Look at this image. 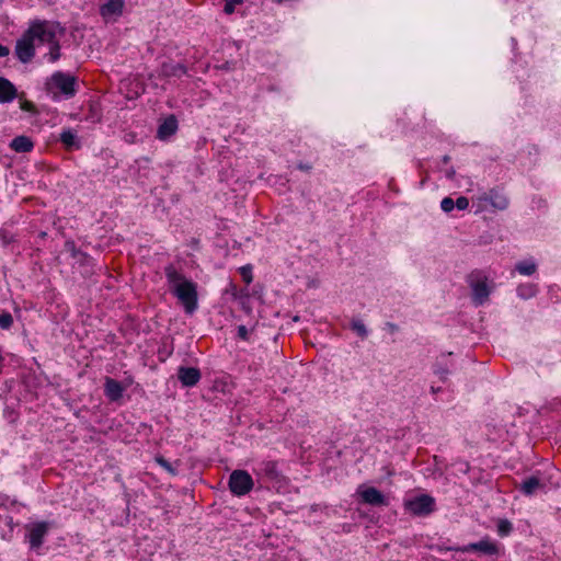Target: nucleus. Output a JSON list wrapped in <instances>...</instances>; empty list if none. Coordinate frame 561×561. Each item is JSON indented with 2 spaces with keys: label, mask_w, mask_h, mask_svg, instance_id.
<instances>
[{
  "label": "nucleus",
  "mask_w": 561,
  "mask_h": 561,
  "mask_svg": "<svg viewBox=\"0 0 561 561\" xmlns=\"http://www.w3.org/2000/svg\"><path fill=\"white\" fill-rule=\"evenodd\" d=\"M15 87L8 79L0 77V102H10L15 98Z\"/></svg>",
  "instance_id": "nucleus-18"
},
{
  "label": "nucleus",
  "mask_w": 561,
  "mask_h": 561,
  "mask_svg": "<svg viewBox=\"0 0 561 561\" xmlns=\"http://www.w3.org/2000/svg\"><path fill=\"white\" fill-rule=\"evenodd\" d=\"M447 375H448V370L447 369H443L440 371V377H442L443 380L446 378Z\"/></svg>",
  "instance_id": "nucleus-35"
},
{
  "label": "nucleus",
  "mask_w": 561,
  "mask_h": 561,
  "mask_svg": "<svg viewBox=\"0 0 561 561\" xmlns=\"http://www.w3.org/2000/svg\"><path fill=\"white\" fill-rule=\"evenodd\" d=\"M123 7L124 0H107V2L100 8V13L104 19H111L121 15Z\"/></svg>",
  "instance_id": "nucleus-14"
},
{
  "label": "nucleus",
  "mask_w": 561,
  "mask_h": 561,
  "mask_svg": "<svg viewBox=\"0 0 561 561\" xmlns=\"http://www.w3.org/2000/svg\"><path fill=\"white\" fill-rule=\"evenodd\" d=\"M65 249H66V251L70 252L72 256H76L78 253L73 241H66Z\"/></svg>",
  "instance_id": "nucleus-31"
},
{
  "label": "nucleus",
  "mask_w": 561,
  "mask_h": 561,
  "mask_svg": "<svg viewBox=\"0 0 561 561\" xmlns=\"http://www.w3.org/2000/svg\"><path fill=\"white\" fill-rule=\"evenodd\" d=\"M516 270L520 274L529 276L536 272L537 265L533 261H523L516 264Z\"/></svg>",
  "instance_id": "nucleus-21"
},
{
  "label": "nucleus",
  "mask_w": 561,
  "mask_h": 561,
  "mask_svg": "<svg viewBox=\"0 0 561 561\" xmlns=\"http://www.w3.org/2000/svg\"><path fill=\"white\" fill-rule=\"evenodd\" d=\"M388 327H389V329H390L392 332H394V331H397V330H398V325H396V324H393V323H388Z\"/></svg>",
  "instance_id": "nucleus-34"
},
{
  "label": "nucleus",
  "mask_w": 561,
  "mask_h": 561,
  "mask_svg": "<svg viewBox=\"0 0 561 561\" xmlns=\"http://www.w3.org/2000/svg\"><path fill=\"white\" fill-rule=\"evenodd\" d=\"M243 0H226L224 11L227 14H231L234 11L237 4L242 3Z\"/></svg>",
  "instance_id": "nucleus-28"
},
{
  "label": "nucleus",
  "mask_w": 561,
  "mask_h": 561,
  "mask_svg": "<svg viewBox=\"0 0 561 561\" xmlns=\"http://www.w3.org/2000/svg\"><path fill=\"white\" fill-rule=\"evenodd\" d=\"M28 32L36 46L48 45L50 61L55 62L59 59V39L64 36L65 31L58 23L48 21L36 22L28 27Z\"/></svg>",
  "instance_id": "nucleus-2"
},
{
  "label": "nucleus",
  "mask_w": 561,
  "mask_h": 561,
  "mask_svg": "<svg viewBox=\"0 0 561 561\" xmlns=\"http://www.w3.org/2000/svg\"><path fill=\"white\" fill-rule=\"evenodd\" d=\"M404 508L412 515L426 516L435 511V500L431 495L421 494L407 500Z\"/></svg>",
  "instance_id": "nucleus-5"
},
{
  "label": "nucleus",
  "mask_w": 561,
  "mask_h": 561,
  "mask_svg": "<svg viewBox=\"0 0 561 561\" xmlns=\"http://www.w3.org/2000/svg\"><path fill=\"white\" fill-rule=\"evenodd\" d=\"M9 55V48L0 44V57H4Z\"/></svg>",
  "instance_id": "nucleus-33"
},
{
  "label": "nucleus",
  "mask_w": 561,
  "mask_h": 561,
  "mask_svg": "<svg viewBox=\"0 0 561 561\" xmlns=\"http://www.w3.org/2000/svg\"><path fill=\"white\" fill-rule=\"evenodd\" d=\"M543 488L545 484L540 481L538 477L535 476L525 479L519 485V490L525 495H533L536 491L541 490Z\"/></svg>",
  "instance_id": "nucleus-17"
},
{
  "label": "nucleus",
  "mask_w": 561,
  "mask_h": 561,
  "mask_svg": "<svg viewBox=\"0 0 561 561\" xmlns=\"http://www.w3.org/2000/svg\"><path fill=\"white\" fill-rule=\"evenodd\" d=\"M178 378L184 387H193L201 379V371L195 367L181 366L178 369Z\"/></svg>",
  "instance_id": "nucleus-11"
},
{
  "label": "nucleus",
  "mask_w": 561,
  "mask_h": 561,
  "mask_svg": "<svg viewBox=\"0 0 561 561\" xmlns=\"http://www.w3.org/2000/svg\"><path fill=\"white\" fill-rule=\"evenodd\" d=\"M512 524L507 519H501L497 523V533L500 536H507L512 531Z\"/></svg>",
  "instance_id": "nucleus-24"
},
{
  "label": "nucleus",
  "mask_w": 561,
  "mask_h": 561,
  "mask_svg": "<svg viewBox=\"0 0 561 561\" xmlns=\"http://www.w3.org/2000/svg\"><path fill=\"white\" fill-rule=\"evenodd\" d=\"M156 461L172 476L176 474V470L173 468V466L162 456L156 457Z\"/></svg>",
  "instance_id": "nucleus-27"
},
{
  "label": "nucleus",
  "mask_w": 561,
  "mask_h": 561,
  "mask_svg": "<svg viewBox=\"0 0 561 561\" xmlns=\"http://www.w3.org/2000/svg\"><path fill=\"white\" fill-rule=\"evenodd\" d=\"M35 41L31 36L28 30L23 34V36L18 39L15 45V55L19 60L23 64L31 61L34 56L35 50Z\"/></svg>",
  "instance_id": "nucleus-7"
},
{
  "label": "nucleus",
  "mask_w": 561,
  "mask_h": 561,
  "mask_svg": "<svg viewBox=\"0 0 561 561\" xmlns=\"http://www.w3.org/2000/svg\"><path fill=\"white\" fill-rule=\"evenodd\" d=\"M439 389H435L434 387H432V392L433 393H436Z\"/></svg>",
  "instance_id": "nucleus-39"
},
{
  "label": "nucleus",
  "mask_w": 561,
  "mask_h": 561,
  "mask_svg": "<svg viewBox=\"0 0 561 561\" xmlns=\"http://www.w3.org/2000/svg\"><path fill=\"white\" fill-rule=\"evenodd\" d=\"M10 147L16 152H28L33 148V142L26 136H18L11 141Z\"/></svg>",
  "instance_id": "nucleus-20"
},
{
  "label": "nucleus",
  "mask_w": 561,
  "mask_h": 561,
  "mask_svg": "<svg viewBox=\"0 0 561 561\" xmlns=\"http://www.w3.org/2000/svg\"><path fill=\"white\" fill-rule=\"evenodd\" d=\"M60 140L62 141V144L67 147H72V146H76L77 145V136L76 134L70 130V129H67V130H64L61 134H60Z\"/></svg>",
  "instance_id": "nucleus-22"
},
{
  "label": "nucleus",
  "mask_w": 561,
  "mask_h": 561,
  "mask_svg": "<svg viewBox=\"0 0 561 561\" xmlns=\"http://www.w3.org/2000/svg\"><path fill=\"white\" fill-rule=\"evenodd\" d=\"M440 207L444 211L449 213L455 208V202L450 197H445L440 202Z\"/></svg>",
  "instance_id": "nucleus-29"
},
{
  "label": "nucleus",
  "mask_w": 561,
  "mask_h": 561,
  "mask_svg": "<svg viewBox=\"0 0 561 561\" xmlns=\"http://www.w3.org/2000/svg\"><path fill=\"white\" fill-rule=\"evenodd\" d=\"M443 161H444L445 163H447V162L449 161V157H448V156H445V157L443 158Z\"/></svg>",
  "instance_id": "nucleus-38"
},
{
  "label": "nucleus",
  "mask_w": 561,
  "mask_h": 561,
  "mask_svg": "<svg viewBox=\"0 0 561 561\" xmlns=\"http://www.w3.org/2000/svg\"><path fill=\"white\" fill-rule=\"evenodd\" d=\"M469 285L473 304L476 306L483 305L492 291V287L488 284V277L480 272H473L469 275Z\"/></svg>",
  "instance_id": "nucleus-4"
},
{
  "label": "nucleus",
  "mask_w": 561,
  "mask_h": 561,
  "mask_svg": "<svg viewBox=\"0 0 561 561\" xmlns=\"http://www.w3.org/2000/svg\"><path fill=\"white\" fill-rule=\"evenodd\" d=\"M469 206V201L467 197L460 196L455 202V207H457L459 210H465Z\"/></svg>",
  "instance_id": "nucleus-30"
},
{
  "label": "nucleus",
  "mask_w": 561,
  "mask_h": 561,
  "mask_svg": "<svg viewBox=\"0 0 561 561\" xmlns=\"http://www.w3.org/2000/svg\"><path fill=\"white\" fill-rule=\"evenodd\" d=\"M178 130V121L175 116L170 115L158 127L157 137L161 140L174 135Z\"/></svg>",
  "instance_id": "nucleus-13"
},
{
  "label": "nucleus",
  "mask_w": 561,
  "mask_h": 561,
  "mask_svg": "<svg viewBox=\"0 0 561 561\" xmlns=\"http://www.w3.org/2000/svg\"><path fill=\"white\" fill-rule=\"evenodd\" d=\"M13 323V318L9 312H2L0 314V328L3 330L9 329Z\"/></svg>",
  "instance_id": "nucleus-26"
},
{
  "label": "nucleus",
  "mask_w": 561,
  "mask_h": 561,
  "mask_svg": "<svg viewBox=\"0 0 561 561\" xmlns=\"http://www.w3.org/2000/svg\"><path fill=\"white\" fill-rule=\"evenodd\" d=\"M519 297L527 299L536 294V287L531 284L520 285L517 289Z\"/></svg>",
  "instance_id": "nucleus-23"
},
{
  "label": "nucleus",
  "mask_w": 561,
  "mask_h": 561,
  "mask_svg": "<svg viewBox=\"0 0 561 561\" xmlns=\"http://www.w3.org/2000/svg\"><path fill=\"white\" fill-rule=\"evenodd\" d=\"M352 329L363 339L368 334L365 324L360 320H354L352 322Z\"/></svg>",
  "instance_id": "nucleus-25"
},
{
  "label": "nucleus",
  "mask_w": 561,
  "mask_h": 561,
  "mask_svg": "<svg viewBox=\"0 0 561 561\" xmlns=\"http://www.w3.org/2000/svg\"><path fill=\"white\" fill-rule=\"evenodd\" d=\"M186 73V67L182 64L165 61L160 67V75L163 77H181Z\"/></svg>",
  "instance_id": "nucleus-15"
},
{
  "label": "nucleus",
  "mask_w": 561,
  "mask_h": 561,
  "mask_svg": "<svg viewBox=\"0 0 561 561\" xmlns=\"http://www.w3.org/2000/svg\"><path fill=\"white\" fill-rule=\"evenodd\" d=\"M253 484L252 477L245 470H234L229 477V489L237 496L248 494Z\"/></svg>",
  "instance_id": "nucleus-6"
},
{
  "label": "nucleus",
  "mask_w": 561,
  "mask_h": 561,
  "mask_svg": "<svg viewBox=\"0 0 561 561\" xmlns=\"http://www.w3.org/2000/svg\"><path fill=\"white\" fill-rule=\"evenodd\" d=\"M447 176H448L449 179H453V178L455 176V170H454V169L449 170V171L447 172Z\"/></svg>",
  "instance_id": "nucleus-36"
},
{
  "label": "nucleus",
  "mask_w": 561,
  "mask_h": 561,
  "mask_svg": "<svg viewBox=\"0 0 561 561\" xmlns=\"http://www.w3.org/2000/svg\"><path fill=\"white\" fill-rule=\"evenodd\" d=\"M75 85L76 78L61 71L53 73L45 83L46 91L54 96L59 94L72 96L76 93Z\"/></svg>",
  "instance_id": "nucleus-3"
},
{
  "label": "nucleus",
  "mask_w": 561,
  "mask_h": 561,
  "mask_svg": "<svg viewBox=\"0 0 561 561\" xmlns=\"http://www.w3.org/2000/svg\"><path fill=\"white\" fill-rule=\"evenodd\" d=\"M299 169H301V170H309L310 167L309 165L299 164Z\"/></svg>",
  "instance_id": "nucleus-37"
},
{
  "label": "nucleus",
  "mask_w": 561,
  "mask_h": 561,
  "mask_svg": "<svg viewBox=\"0 0 561 561\" xmlns=\"http://www.w3.org/2000/svg\"><path fill=\"white\" fill-rule=\"evenodd\" d=\"M48 531V526L46 523H37L35 524L28 534V542L31 548H39L43 543V538Z\"/></svg>",
  "instance_id": "nucleus-12"
},
{
  "label": "nucleus",
  "mask_w": 561,
  "mask_h": 561,
  "mask_svg": "<svg viewBox=\"0 0 561 561\" xmlns=\"http://www.w3.org/2000/svg\"><path fill=\"white\" fill-rule=\"evenodd\" d=\"M238 336L242 340H248L249 337V331L245 328V325H239L238 328Z\"/></svg>",
  "instance_id": "nucleus-32"
},
{
  "label": "nucleus",
  "mask_w": 561,
  "mask_h": 561,
  "mask_svg": "<svg viewBox=\"0 0 561 561\" xmlns=\"http://www.w3.org/2000/svg\"><path fill=\"white\" fill-rule=\"evenodd\" d=\"M124 392L123 386L112 378L105 379V394L111 401H117Z\"/></svg>",
  "instance_id": "nucleus-16"
},
{
  "label": "nucleus",
  "mask_w": 561,
  "mask_h": 561,
  "mask_svg": "<svg viewBox=\"0 0 561 561\" xmlns=\"http://www.w3.org/2000/svg\"><path fill=\"white\" fill-rule=\"evenodd\" d=\"M358 494L360 495L364 503L374 506H387V497L374 486H359Z\"/></svg>",
  "instance_id": "nucleus-8"
},
{
  "label": "nucleus",
  "mask_w": 561,
  "mask_h": 561,
  "mask_svg": "<svg viewBox=\"0 0 561 561\" xmlns=\"http://www.w3.org/2000/svg\"><path fill=\"white\" fill-rule=\"evenodd\" d=\"M479 202L490 203L494 209L504 210L508 206L507 197L497 190H491L478 197Z\"/></svg>",
  "instance_id": "nucleus-9"
},
{
  "label": "nucleus",
  "mask_w": 561,
  "mask_h": 561,
  "mask_svg": "<svg viewBox=\"0 0 561 561\" xmlns=\"http://www.w3.org/2000/svg\"><path fill=\"white\" fill-rule=\"evenodd\" d=\"M257 472L259 474H262L271 480H276L279 478L277 465L274 461H263L259 465Z\"/></svg>",
  "instance_id": "nucleus-19"
},
{
  "label": "nucleus",
  "mask_w": 561,
  "mask_h": 561,
  "mask_svg": "<svg viewBox=\"0 0 561 561\" xmlns=\"http://www.w3.org/2000/svg\"><path fill=\"white\" fill-rule=\"evenodd\" d=\"M251 279H252V278H251V276H249V277L247 276V277H245V280H247L248 283H250V282H251Z\"/></svg>",
  "instance_id": "nucleus-40"
},
{
  "label": "nucleus",
  "mask_w": 561,
  "mask_h": 561,
  "mask_svg": "<svg viewBox=\"0 0 561 561\" xmlns=\"http://www.w3.org/2000/svg\"><path fill=\"white\" fill-rule=\"evenodd\" d=\"M170 291L180 300L187 313H193L197 308V288L195 283L188 280L174 265L164 268Z\"/></svg>",
  "instance_id": "nucleus-1"
},
{
  "label": "nucleus",
  "mask_w": 561,
  "mask_h": 561,
  "mask_svg": "<svg viewBox=\"0 0 561 561\" xmlns=\"http://www.w3.org/2000/svg\"><path fill=\"white\" fill-rule=\"evenodd\" d=\"M463 552L479 551L486 556H494L497 553L499 548L495 542L489 538H484L478 542H472L462 548Z\"/></svg>",
  "instance_id": "nucleus-10"
}]
</instances>
